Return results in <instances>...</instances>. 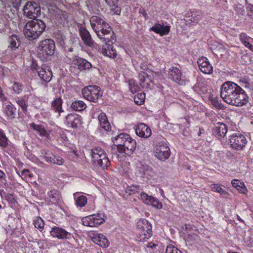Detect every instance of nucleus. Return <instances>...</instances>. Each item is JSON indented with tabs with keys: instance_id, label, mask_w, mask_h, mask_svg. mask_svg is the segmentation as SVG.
<instances>
[{
	"instance_id": "nucleus-54",
	"label": "nucleus",
	"mask_w": 253,
	"mask_h": 253,
	"mask_svg": "<svg viewBox=\"0 0 253 253\" xmlns=\"http://www.w3.org/2000/svg\"><path fill=\"white\" fill-rule=\"evenodd\" d=\"M22 0H12L13 5L16 9H18L21 4Z\"/></svg>"
},
{
	"instance_id": "nucleus-42",
	"label": "nucleus",
	"mask_w": 253,
	"mask_h": 253,
	"mask_svg": "<svg viewBox=\"0 0 253 253\" xmlns=\"http://www.w3.org/2000/svg\"><path fill=\"white\" fill-rule=\"evenodd\" d=\"M90 21L91 26H92V24H95V28L97 29H98L99 26H101L104 22V21L102 18L96 16L91 17Z\"/></svg>"
},
{
	"instance_id": "nucleus-46",
	"label": "nucleus",
	"mask_w": 253,
	"mask_h": 253,
	"mask_svg": "<svg viewBox=\"0 0 253 253\" xmlns=\"http://www.w3.org/2000/svg\"><path fill=\"white\" fill-rule=\"evenodd\" d=\"M90 216V215H89L82 219V222L84 225L89 227H94V224L93 223Z\"/></svg>"
},
{
	"instance_id": "nucleus-17",
	"label": "nucleus",
	"mask_w": 253,
	"mask_h": 253,
	"mask_svg": "<svg viewBox=\"0 0 253 253\" xmlns=\"http://www.w3.org/2000/svg\"><path fill=\"white\" fill-rule=\"evenodd\" d=\"M64 122L69 127L76 128L81 123V117L76 114H70L66 116Z\"/></svg>"
},
{
	"instance_id": "nucleus-49",
	"label": "nucleus",
	"mask_w": 253,
	"mask_h": 253,
	"mask_svg": "<svg viewBox=\"0 0 253 253\" xmlns=\"http://www.w3.org/2000/svg\"><path fill=\"white\" fill-rule=\"evenodd\" d=\"M240 82L241 83V85L243 87L246 89H250L251 83L250 80L247 78H242L240 80Z\"/></svg>"
},
{
	"instance_id": "nucleus-48",
	"label": "nucleus",
	"mask_w": 253,
	"mask_h": 253,
	"mask_svg": "<svg viewBox=\"0 0 253 253\" xmlns=\"http://www.w3.org/2000/svg\"><path fill=\"white\" fill-rule=\"evenodd\" d=\"M211 104L214 106L215 108L219 110V109H223L224 105L219 101L216 98H212L211 100Z\"/></svg>"
},
{
	"instance_id": "nucleus-18",
	"label": "nucleus",
	"mask_w": 253,
	"mask_h": 253,
	"mask_svg": "<svg viewBox=\"0 0 253 253\" xmlns=\"http://www.w3.org/2000/svg\"><path fill=\"white\" fill-rule=\"evenodd\" d=\"M79 28V33L80 36L83 41L84 43L88 46H94L95 42L92 39L89 32L84 27L82 26H78Z\"/></svg>"
},
{
	"instance_id": "nucleus-32",
	"label": "nucleus",
	"mask_w": 253,
	"mask_h": 253,
	"mask_svg": "<svg viewBox=\"0 0 253 253\" xmlns=\"http://www.w3.org/2000/svg\"><path fill=\"white\" fill-rule=\"evenodd\" d=\"M60 196L56 190H50L47 193V199L52 204H56L60 201Z\"/></svg>"
},
{
	"instance_id": "nucleus-7",
	"label": "nucleus",
	"mask_w": 253,
	"mask_h": 253,
	"mask_svg": "<svg viewBox=\"0 0 253 253\" xmlns=\"http://www.w3.org/2000/svg\"><path fill=\"white\" fill-rule=\"evenodd\" d=\"M100 88L96 85H90L82 90L84 97L89 101L97 102L102 95L100 93Z\"/></svg>"
},
{
	"instance_id": "nucleus-3",
	"label": "nucleus",
	"mask_w": 253,
	"mask_h": 253,
	"mask_svg": "<svg viewBox=\"0 0 253 253\" xmlns=\"http://www.w3.org/2000/svg\"><path fill=\"white\" fill-rule=\"evenodd\" d=\"M45 24L41 20L27 22L24 28V34L29 40L38 38L45 30Z\"/></svg>"
},
{
	"instance_id": "nucleus-41",
	"label": "nucleus",
	"mask_w": 253,
	"mask_h": 253,
	"mask_svg": "<svg viewBox=\"0 0 253 253\" xmlns=\"http://www.w3.org/2000/svg\"><path fill=\"white\" fill-rule=\"evenodd\" d=\"M241 59L243 64L250 65L253 63V55L252 54H244L241 56Z\"/></svg>"
},
{
	"instance_id": "nucleus-15",
	"label": "nucleus",
	"mask_w": 253,
	"mask_h": 253,
	"mask_svg": "<svg viewBox=\"0 0 253 253\" xmlns=\"http://www.w3.org/2000/svg\"><path fill=\"white\" fill-rule=\"evenodd\" d=\"M140 197V199L146 204L151 205L157 209H161L163 207L162 203L157 199H155L152 196H149L145 193L141 192Z\"/></svg>"
},
{
	"instance_id": "nucleus-56",
	"label": "nucleus",
	"mask_w": 253,
	"mask_h": 253,
	"mask_svg": "<svg viewBox=\"0 0 253 253\" xmlns=\"http://www.w3.org/2000/svg\"><path fill=\"white\" fill-rule=\"evenodd\" d=\"M102 28H103V29H110L111 30H112V28L111 27H110V26L106 22L104 21V22L103 23V24L99 26V27H98V29H101Z\"/></svg>"
},
{
	"instance_id": "nucleus-30",
	"label": "nucleus",
	"mask_w": 253,
	"mask_h": 253,
	"mask_svg": "<svg viewBox=\"0 0 253 253\" xmlns=\"http://www.w3.org/2000/svg\"><path fill=\"white\" fill-rule=\"evenodd\" d=\"M62 100L61 97H58L54 99L51 102V110L58 113L59 116L63 112L62 109Z\"/></svg>"
},
{
	"instance_id": "nucleus-40",
	"label": "nucleus",
	"mask_w": 253,
	"mask_h": 253,
	"mask_svg": "<svg viewBox=\"0 0 253 253\" xmlns=\"http://www.w3.org/2000/svg\"><path fill=\"white\" fill-rule=\"evenodd\" d=\"M4 112L9 118L14 119L15 116L16 108L11 104L7 105Z\"/></svg>"
},
{
	"instance_id": "nucleus-16",
	"label": "nucleus",
	"mask_w": 253,
	"mask_h": 253,
	"mask_svg": "<svg viewBox=\"0 0 253 253\" xmlns=\"http://www.w3.org/2000/svg\"><path fill=\"white\" fill-rule=\"evenodd\" d=\"M227 126L223 123H217L212 129L213 134L218 139L223 138L227 132Z\"/></svg>"
},
{
	"instance_id": "nucleus-24",
	"label": "nucleus",
	"mask_w": 253,
	"mask_h": 253,
	"mask_svg": "<svg viewBox=\"0 0 253 253\" xmlns=\"http://www.w3.org/2000/svg\"><path fill=\"white\" fill-rule=\"evenodd\" d=\"M112 44L111 42H107V43H105V44L102 47V53L103 55L114 58L117 56V53Z\"/></svg>"
},
{
	"instance_id": "nucleus-29",
	"label": "nucleus",
	"mask_w": 253,
	"mask_h": 253,
	"mask_svg": "<svg viewBox=\"0 0 253 253\" xmlns=\"http://www.w3.org/2000/svg\"><path fill=\"white\" fill-rule=\"evenodd\" d=\"M106 3L110 7L113 14L119 15L121 14V9L120 7L118 6V2L119 0H105Z\"/></svg>"
},
{
	"instance_id": "nucleus-51",
	"label": "nucleus",
	"mask_w": 253,
	"mask_h": 253,
	"mask_svg": "<svg viewBox=\"0 0 253 253\" xmlns=\"http://www.w3.org/2000/svg\"><path fill=\"white\" fill-rule=\"evenodd\" d=\"M22 87H23V85L22 84L18 83L17 82H15L12 85V88H13V91L16 93H18V94H19L22 92V91L23 90Z\"/></svg>"
},
{
	"instance_id": "nucleus-37",
	"label": "nucleus",
	"mask_w": 253,
	"mask_h": 253,
	"mask_svg": "<svg viewBox=\"0 0 253 253\" xmlns=\"http://www.w3.org/2000/svg\"><path fill=\"white\" fill-rule=\"evenodd\" d=\"M240 40L246 47L249 48L251 50H253V45L249 42L250 40L252 39L250 37L248 36L246 33H242L240 34Z\"/></svg>"
},
{
	"instance_id": "nucleus-1",
	"label": "nucleus",
	"mask_w": 253,
	"mask_h": 253,
	"mask_svg": "<svg viewBox=\"0 0 253 253\" xmlns=\"http://www.w3.org/2000/svg\"><path fill=\"white\" fill-rule=\"evenodd\" d=\"M220 96L227 104L236 106H242L249 101L246 91L240 85L231 81H227L221 85Z\"/></svg>"
},
{
	"instance_id": "nucleus-58",
	"label": "nucleus",
	"mask_w": 253,
	"mask_h": 253,
	"mask_svg": "<svg viewBox=\"0 0 253 253\" xmlns=\"http://www.w3.org/2000/svg\"><path fill=\"white\" fill-rule=\"evenodd\" d=\"M195 15V13H192L191 15L192 17L194 19V21H198L201 19V16L199 14Z\"/></svg>"
},
{
	"instance_id": "nucleus-25",
	"label": "nucleus",
	"mask_w": 253,
	"mask_h": 253,
	"mask_svg": "<svg viewBox=\"0 0 253 253\" xmlns=\"http://www.w3.org/2000/svg\"><path fill=\"white\" fill-rule=\"evenodd\" d=\"M8 43V48L12 50L17 49L20 45V40L18 36L13 34L9 36L7 39Z\"/></svg>"
},
{
	"instance_id": "nucleus-55",
	"label": "nucleus",
	"mask_w": 253,
	"mask_h": 253,
	"mask_svg": "<svg viewBox=\"0 0 253 253\" xmlns=\"http://www.w3.org/2000/svg\"><path fill=\"white\" fill-rule=\"evenodd\" d=\"M146 246L148 248H150L152 250H155L157 249V247L158 246V245L157 244H155V243H152V242H150V243H148L146 245Z\"/></svg>"
},
{
	"instance_id": "nucleus-39",
	"label": "nucleus",
	"mask_w": 253,
	"mask_h": 253,
	"mask_svg": "<svg viewBox=\"0 0 253 253\" xmlns=\"http://www.w3.org/2000/svg\"><path fill=\"white\" fill-rule=\"evenodd\" d=\"M211 187L212 191L218 192L224 197L226 198L229 195L227 191L223 189L220 185L217 184H212L211 185Z\"/></svg>"
},
{
	"instance_id": "nucleus-33",
	"label": "nucleus",
	"mask_w": 253,
	"mask_h": 253,
	"mask_svg": "<svg viewBox=\"0 0 253 253\" xmlns=\"http://www.w3.org/2000/svg\"><path fill=\"white\" fill-rule=\"evenodd\" d=\"M40 157L41 160H44L48 163L52 164L53 158H54V155L49 151L42 150L41 152Z\"/></svg>"
},
{
	"instance_id": "nucleus-43",
	"label": "nucleus",
	"mask_w": 253,
	"mask_h": 253,
	"mask_svg": "<svg viewBox=\"0 0 253 253\" xmlns=\"http://www.w3.org/2000/svg\"><path fill=\"white\" fill-rule=\"evenodd\" d=\"M8 146V139L3 132V131L0 129V146L3 148H6Z\"/></svg>"
},
{
	"instance_id": "nucleus-34",
	"label": "nucleus",
	"mask_w": 253,
	"mask_h": 253,
	"mask_svg": "<svg viewBox=\"0 0 253 253\" xmlns=\"http://www.w3.org/2000/svg\"><path fill=\"white\" fill-rule=\"evenodd\" d=\"M129 87L130 91L133 94L137 91H140L142 88L145 86L144 85H141L139 83H137L134 80L131 79L129 81Z\"/></svg>"
},
{
	"instance_id": "nucleus-12",
	"label": "nucleus",
	"mask_w": 253,
	"mask_h": 253,
	"mask_svg": "<svg viewBox=\"0 0 253 253\" xmlns=\"http://www.w3.org/2000/svg\"><path fill=\"white\" fill-rule=\"evenodd\" d=\"M169 77L180 85L185 84V77L182 76L181 71L175 67H171L169 69Z\"/></svg>"
},
{
	"instance_id": "nucleus-21",
	"label": "nucleus",
	"mask_w": 253,
	"mask_h": 253,
	"mask_svg": "<svg viewBox=\"0 0 253 253\" xmlns=\"http://www.w3.org/2000/svg\"><path fill=\"white\" fill-rule=\"evenodd\" d=\"M73 63L81 71L86 70L92 67V65L89 62L79 56H75L73 60Z\"/></svg>"
},
{
	"instance_id": "nucleus-10",
	"label": "nucleus",
	"mask_w": 253,
	"mask_h": 253,
	"mask_svg": "<svg viewBox=\"0 0 253 253\" xmlns=\"http://www.w3.org/2000/svg\"><path fill=\"white\" fill-rule=\"evenodd\" d=\"M137 227L140 231V236H144L142 239H148L152 235L151 224L145 219H140L137 222Z\"/></svg>"
},
{
	"instance_id": "nucleus-47",
	"label": "nucleus",
	"mask_w": 253,
	"mask_h": 253,
	"mask_svg": "<svg viewBox=\"0 0 253 253\" xmlns=\"http://www.w3.org/2000/svg\"><path fill=\"white\" fill-rule=\"evenodd\" d=\"M44 224L43 220L40 217L34 220L35 227L38 228L41 231L43 229Z\"/></svg>"
},
{
	"instance_id": "nucleus-62",
	"label": "nucleus",
	"mask_w": 253,
	"mask_h": 253,
	"mask_svg": "<svg viewBox=\"0 0 253 253\" xmlns=\"http://www.w3.org/2000/svg\"><path fill=\"white\" fill-rule=\"evenodd\" d=\"M140 67L143 70H146V71H150V70H148L147 66L144 64H141L140 65Z\"/></svg>"
},
{
	"instance_id": "nucleus-35",
	"label": "nucleus",
	"mask_w": 253,
	"mask_h": 253,
	"mask_svg": "<svg viewBox=\"0 0 253 253\" xmlns=\"http://www.w3.org/2000/svg\"><path fill=\"white\" fill-rule=\"evenodd\" d=\"M71 108L76 111H82L86 108V105L81 100L75 101L72 103Z\"/></svg>"
},
{
	"instance_id": "nucleus-28",
	"label": "nucleus",
	"mask_w": 253,
	"mask_h": 253,
	"mask_svg": "<svg viewBox=\"0 0 253 253\" xmlns=\"http://www.w3.org/2000/svg\"><path fill=\"white\" fill-rule=\"evenodd\" d=\"M92 240L94 243L102 248H106L109 246V242L103 234H98L93 237Z\"/></svg>"
},
{
	"instance_id": "nucleus-2",
	"label": "nucleus",
	"mask_w": 253,
	"mask_h": 253,
	"mask_svg": "<svg viewBox=\"0 0 253 253\" xmlns=\"http://www.w3.org/2000/svg\"><path fill=\"white\" fill-rule=\"evenodd\" d=\"M112 140L119 152L128 156L132 154L136 148V141L126 133H121L112 137Z\"/></svg>"
},
{
	"instance_id": "nucleus-11",
	"label": "nucleus",
	"mask_w": 253,
	"mask_h": 253,
	"mask_svg": "<svg viewBox=\"0 0 253 253\" xmlns=\"http://www.w3.org/2000/svg\"><path fill=\"white\" fill-rule=\"evenodd\" d=\"M50 233L53 237L59 239L71 240L74 238V236L71 233L59 227L54 226L52 227Z\"/></svg>"
},
{
	"instance_id": "nucleus-26",
	"label": "nucleus",
	"mask_w": 253,
	"mask_h": 253,
	"mask_svg": "<svg viewBox=\"0 0 253 253\" xmlns=\"http://www.w3.org/2000/svg\"><path fill=\"white\" fill-rule=\"evenodd\" d=\"M92 221L94 224V227L103 224L106 218V216L103 212H99L96 214L90 215Z\"/></svg>"
},
{
	"instance_id": "nucleus-23",
	"label": "nucleus",
	"mask_w": 253,
	"mask_h": 253,
	"mask_svg": "<svg viewBox=\"0 0 253 253\" xmlns=\"http://www.w3.org/2000/svg\"><path fill=\"white\" fill-rule=\"evenodd\" d=\"M38 72L39 77L43 81L48 83L51 80L52 73L47 66H42L39 70H38Z\"/></svg>"
},
{
	"instance_id": "nucleus-61",
	"label": "nucleus",
	"mask_w": 253,
	"mask_h": 253,
	"mask_svg": "<svg viewBox=\"0 0 253 253\" xmlns=\"http://www.w3.org/2000/svg\"><path fill=\"white\" fill-rule=\"evenodd\" d=\"M5 174L4 173L3 171L0 169V179H4L5 180Z\"/></svg>"
},
{
	"instance_id": "nucleus-9",
	"label": "nucleus",
	"mask_w": 253,
	"mask_h": 253,
	"mask_svg": "<svg viewBox=\"0 0 253 253\" xmlns=\"http://www.w3.org/2000/svg\"><path fill=\"white\" fill-rule=\"evenodd\" d=\"M229 141L231 147L236 150H243L247 142L246 137L239 133L230 135Z\"/></svg>"
},
{
	"instance_id": "nucleus-22",
	"label": "nucleus",
	"mask_w": 253,
	"mask_h": 253,
	"mask_svg": "<svg viewBox=\"0 0 253 253\" xmlns=\"http://www.w3.org/2000/svg\"><path fill=\"white\" fill-rule=\"evenodd\" d=\"M135 132L138 136L144 138H148L152 134L150 128L143 123L138 125L135 129Z\"/></svg>"
},
{
	"instance_id": "nucleus-53",
	"label": "nucleus",
	"mask_w": 253,
	"mask_h": 253,
	"mask_svg": "<svg viewBox=\"0 0 253 253\" xmlns=\"http://www.w3.org/2000/svg\"><path fill=\"white\" fill-rule=\"evenodd\" d=\"M147 76V74L145 72H141L139 75L138 78L139 80V84L141 85L144 83L145 81V77Z\"/></svg>"
},
{
	"instance_id": "nucleus-6",
	"label": "nucleus",
	"mask_w": 253,
	"mask_h": 253,
	"mask_svg": "<svg viewBox=\"0 0 253 253\" xmlns=\"http://www.w3.org/2000/svg\"><path fill=\"white\" fill-rule=\"evenodd\" d=\"M24 15L30 19L36 20V18L41 14V7L39 3L34 1H28L23 9Z\"/></svg>"
},
{
	"instance_id": "nucleus-31",
	"label": "nucleus",
	"mask_w": 253,
	"mask_h": 253,
	"mask_svg": "<svg viewBox=\"0 0 253 253\" xmlns=\"http://www.w3.org/2000/svg\"><path fill=\"white\" fill-rule=\"evenodd\" d=\"M31 127L41 136L47 137L49 136V134L42 125H38L33 123L31 125Z\"/></svg>"
},
{
	"instance_id": "nucleus-5",
	"label": "nucleus",
	"mask_w": 253,
	"mask_h": 253,
	"mask_svg": "<svg viewBox=\"0 0 253 253\" xmlns=\"http://www.w3.org/2000/svg\"><path fill=\"white\" fill-rule=\"evenodd\" d=\"M91 157L94 164L102 169H107L111 164L104 150L101 148H95L91 150Z\"/></svg>"
},
{
	"instance_id": "nucleus-8",
	"label": "nucleus",
	"mask_w": 253,
	"mask_h": 253,
	"mask_svg": "<svg viewBox=\"0 0 253 253\" xmlns=\"http://www.w3.org/2000/svg\"><path fill=\"white\" fill-rule=\"evenodd\" d=\"M154 156L160 161L165 162L170 155V148L165 142H160L154 150Z\"/></svg>"
},
{
	"instance_id": "nucleus-60",
	"label": "nucleus",
	"mask_w": 253,
	"mask_h": 253,
	"mask_svg": "<svg viewBox=\"0 0 253 253\" xmlns=\"http://www.w3.org/2000/svg\"><path fill=\"white\" fill-rule=\"evenodd\" d=\"M33 158L35 159L36 160V161L38 162V166L42 167V168H43V166L45 165L43 162H42L41 160H40L39 159H37V158L35 157L34 156H33Z\"/></svg>"
},
{
	"instance_id": "nucleus-14",
	"label": "nucleus",
	"mask_w": 253,
	"mask_h": 253,
	"mask_svg": "<svg viewBox=\"0 0 253 253\" xmlns=\"http://www.w3.org/2000/svg\"><path fill=\"white\" fill-rule=\"evenodd\" d=\"M170 26L165 22L162 23H156L151 27L150 31H153L155 33L159 34L161 36H164L169 34L170 31Z\"/></svg>"
},
{
	"instance_id": "nucleus-36",
	"label": "nucleus",
	"mask_w": 253,
	"mask_h": 253,
	"mask_svg": "<svg viewBox=\"0 0 253 253\" xmlns=\"http://www.w3.org/2000/svg\"><path fill=\"white\" fill-rule=\"evenodd\" d=\"M77 193L74 194V198L76 199V206L80 208L84 207L87 203L86 197L84 195H81L77 197Z\"/></svg>"
},
{
	"instance_id": "nucleus-50",
	"label": "nucleus",
	"mask_w": 253,
	"mask_h": 253,
	"mask_svg": "<svg viewBox=\"0 0 253 253\" xmlns=\"http://www.w3.org/2000/svg\"><path fill=\"white\" fill-rule=\"evenodd\" d=\"M166 253H182V252L174 246L169 245L167 247Z\"/></svg>"
},
{
	"instance_id": "nucleus-64",
	"label": "nucleus",
	"mask_w": 253,
	"mask_h": 253,
	"mask_svg": "<svg viewBox=\"0 0 253 253\" xmlns=\"http://www.w3.org/2000/svg\"><path fill=\"white\" fill-rule=\"evenodd\" d=\"M3 97V91H2L1 88L0 87V98L2 99Z\"/></svg>"
},
{
	"instance_id": "nucleus-63",
	"label": "nucleus",
	"mask_w": 253,
	"mask_h": 253,
	"mask_svg": "<svg viewBox=\"0 0 253 253\" xmlns=\"http://www.w3.org/2000/svg\"><path fill=\"white\" fill-rule=\"evenodd\" d=\"M193 89L194 90V91L195 92H197V93H198V92H199V91H200V89H199V87H198V86H197V85H195V86H194L193 87Z\"/></svg>"
},
{
	"instance_id": "nucleus-20",
	"label": "nucleus",
	"mask_w": 253,
	"mask_h": 253,
	"mask_svg": "<svg viewBox=\"0 0 253 253\" xmlns=\"http://www.w3.org/2000/svg\"><path fill=\"white\" fill-rule=\"evenodd\" d=\"M198 64L199 69L203 73L211 74L212 73L213 68L206 57H202L199 59Z\"/></svg>"
},
{
	"instance_id": "nucleus-59",
	"label": "nucleus",
	"mask_w": 253,
	"mask_h": 253,
	"mask_svg": "<svg viewBox=\"0 0 253 253\" xmlns=\"http://www.w3.org/2000/svg\"><path fill=\"white\" fill-rule=\"evenodd\" d=\"M139 13H141L144 16L145 20H147L149 18L147 13L144 9H142V10L140 11Z\"/></svg>"
},
{
	"instance_id": "nucleus-38",
	"label": "nucleus",
	"mask_w": 253,
	"mask_h": 253,
	"mask_svg": "<svg viewBox=\"0 0 253 253\" xmlns=\"http://www.w3.org/2000/svg\"><path fill=\"white\" fill-rule=\"evenodd\" d=\"M232 185L242 193H245L247 188L243 183L241 182L239 180L233 179L231 182Z\"/></svg>"
},
{
	"instance_id": "nucleus-57",
	"label": "nucleus",
	"mask_w": 253,
	"mask_h": 253,
	"mask_svg": "<svg viewBox=\"0 0 253 253\" xmlns=\"http://www.w3.org/2000/svg\"><path fill=\"white\" fill-rule=\"evenodd\" d=\"M31 68L33 71L37 70V71L38 70H39L40 69H41V68L38 67V64L36 62L33 61L32 62V64L31 65Z\"/></svg>"
},
{
	"instance_id": "nucleus-45",
	"label": "nucleus",
	"mask_w": 253,
	"mask_h": 253,
	"mask_svg": "<svg viewBox=\"0 0 253 253\" xmlns=\"http://www.w3.org/2000/svg\"><path fill=\"white\" fill-rule=\"evenodd\" d=\"M16 102L21 107L24 112H26L27 111L28 105L23 98H17L16 99Z\"/></svg>"
},
{
	"instance_id": "nucleus-13",
	"label": "nucleus",
	"mask_w": 253,
	"mask_h": 253,
	"mask_svg": "<svg viewBox=\"0 0 253 253\" xmlns=\"http://www.w3.org/2000/svg\"><path fill=\"white\" fill-rule=\"evenodd\" d=\"M96 25L95 24H92V28L96 33L98 37L100 39L103 40L105 43L111 42L113 43L112 40L110 38H112V36L111 35V32L113 33V32L109 29H103L102 28L101 29H97L95 28ZM113 39V38H112Z\"/></svg>"
},
{
	"instance_id": "nucleus-4",
	"label": "nucleus",
	"mask_w": 253,
	"mask_h": 253,
	"mask_svg": "<svg viewBox=\"0 0 253 253\" xmlns=\"http://www.w3.org/2000/svg\"><path fill=\"white\" fill-rule=\"evenodd\" d=\"M55 49V42L51 39L41 41L38 47V55L42 60H47L54 54Z\"/></svg>"
},
{
	"instance_id": "nucleus-44",
	"label": "nucleus",
	"mask_w": 253,
	"mask_h": 253,
	"mask_svg": "<svg viewBox=\"0 0 253 253\" xmlns=\"http://www.w3.org/2000/svg\"><path fill=\"white\" fill-rule=\"evenodd\" d=\"M145 98V93H139L134 97V101L137 105H141L143 104Z\"/></svg>"
},
{
	"instance_id": "nucleus-27",
	"label": "nucleus",
	"mask_w": 253,
	"mask_h": 253,
	"mask_svg": "<svg viewBox=\"0 0 253 253\" xmlns=\"http://www.w3.org/2000/svg\"><path fill=\"white\" fill-rule=\"evenodd\" d=\"M98 120L101 128H103L106 131L111 130V125L105 113L103 112L100 113L98 116Z\"/></svg>"
},
{
	"instance_id": "nucleus-19",
	"label": "nucleus",
	"mask_w": 253,
	"mask_h": 253,
	"mask_svg": "<svg viewBox=\"0 0 253 253\" xmlns=\"http://www.w3.org/2000/svg\"><path fill=\"white\" fill-rule=\"evenodd\" d=\"M137 173L141 177L147 178L155 175V172L151 167L142 164L137 167Z\"/></svg>"
},
{
	"instance_id": "nucleus-52",
	"label": "nucleus",
	"mask_w": 253,
	"mask_h": 253,
	"mask_svg": "<svg viewBox=\"0 0 253 253\" xmlns=\"http://www.w3.org/2000/svg\"><path fill=\"white\" fill-rule=\"evenodd\" d=\"M64 163V159L60 156H56L54 155V158H53L52 164H56L58 166H61Z\"/></svg>"
}]
</instances>
